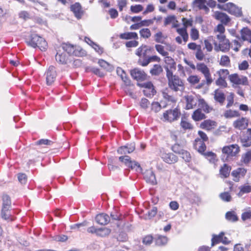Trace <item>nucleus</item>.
Masks as SVG:
<instances>
[{"label": "nucleus", "mask_w": 251, "mask_h": 251, "mask_svg": "<svg viewBox=\"0 0 251 251\" xmlns=\"http://www.w3.org/2000/svg\"><path fill=\"white\" fill-rule=\"evenodd\" d=\"M162 96L168 103L170 102L171 103H174L176 102V97L171 95V91L168 89H166L162 92Z\"/></svg>", "instance_id": "obj_25"}, {"label": "nucleus", "mask_w": 251, "mask_h": 251, "mask_svg": "<svg viewBox=\"0 0 251 251\" xmlns=\"http://www.w3.org/2000/svg\"><path fill=\"white\" fill-rule=\"evenodd\" d=\"M180 126L185 130L191 129L193 128V126L189 122H188L184 117H182L181 118Z\"/></svg>", "instance_id": "obj_41"}, {"label": "nucleus", "mask_w": 251, "mask_h": 251, "mask_svg": "<svg viewBox=\"0 0 251 251\" xmlns=\"http://www.w3.org/2000/svg\"><path fill=\"white\" fill-rule=\"evenodd\" d=\"M96 222L101 225H107L110 221V217L105 213L98 214L95 218Z\"/></svg>", "instance_id": "obj_21"}, {"label": "nucleus", "mask_w": 251, "mask_h": 251, "mask_svg": "<svg viewBox=\"0 0 251 251\" xmlns=\"http://www.w3.org/2000/svg\"><path fill=\"white\" fill-rule=\"evenodd\" d=\"M163 72V69L161 65L155 64L153 68L151 69L150 73L152 75H158Z\"/></svg>", "instance_id": "obj_37"}, {"label": "nucleus", "mask_w": 251, "mask_h": 251, "mask_svg": "<svg viewBox=\"0 0 251 251\" xmlns=\"http://www.w3.org/2000/svg\"><path fill=\"white\" fill-rule=\"evenodd\" d=\"M182 22L183 25V27L187 29V28L189 26H191L193 25V20L192 19H187L185 18H183L182 19Z\"/></svg>", "instance_id": "obj_60"}, {"label": "nucleus", "mask_w": 251, "mask_h": 251, "mask_svg": "<svg viewBox=\"0 0 251 251\" xmlns=\"http://www.w3.org/2000/svg\"><path fill=\"white\" fill-rule=\"evenodd\" d=\"M119 160L125 164V165L128 167V166L131 164V161L130 160V158L128 156H120L119 158Z\"/></svg>", "instance_id": "obj_61"}, {"label": "nucleus", "mask_w": 251, "mask_h": 251, "mask_svg": "<svg viewBox=\"0 0 251 251\" xmlns=\"http://www.w3.org/2000/svg\"><path fill=\"white\" fill-rule=\"evenodd\" d=\"M251 161V150L242 155L241 161L245 164H248Z\"/></svg>", "instance_id": "obj_45"}, {"label": "nucleus", "mask_w": 251, "mask_h": 251, "mask_svg": "<svg viewBox=\"0 0 251 251\" xmlns=\"http://www.w3.org/2000/svg\"><path fill=\"white\" fill-rule=\"evenodd\" d=\"M251 218V209H248L246 211L243 213L242 215V219L243 221Z\"/></svg>", "instance_id": "obj_64"}, {"label": "nucleus", "mask_w": 251, "mask_h": 251, "mask_svg": "<svg viewBox=\"0 0 251 251\" xmlns=\"http://www.w3.org/2000/svg\"><path fill=\"white\" fill-rule=\"evenodd\" d=\"M120 38L122 39H138L137 33L135 32H125L120 35Z\"/></svg>", "instance_id": "obj_31"}, {"label": "nucleus", "mask_w": 251, "mask_h": 251, "mask_svg": "<svg viewBox=\"0 0 251 251\" xmlns=\"http://www.w3.org/2000/svg\"><path fill=\"white\" fill-rule=\"evenodd\" d=\"M180 155H181V157L187 162H189L191 161V157L190 153L187 151L184 150Z\"/></svg>", "instance_id": "obj_58"}, {"label": "nucleus", "mask_w": 251, "mask_h": 251, "mask_svg": "<svg viewBox=\"0 0 251 251\" xmlns=\"http://www.w3.org/2000/svg\"><path fill=\"white\" fill-rule=\"evenodd\" d=\"M198 106L200 109L206 113L210 112L213 109L212 107L210 106L203 99L198 100Z\"/></svg>", "instance_id": "obj_24"}, {"label": "nucleus", "mask_w": 251, "mask_h": 251, "mask_svg": "<svg viewBox=\"0 0 251 251\" xmlns=\"http://www.w3.org/2000/svg\"><path fill=\"white\" fill-rule=\"evenodd\" d=\"M216 37L218 39L219 43L214 41V49L216 51H221L222 52H227L230 49V43L225 35L221 34H216Z\"/></svg>", "instance_id": "obj_2"}, {"label": "nucleus", "mask_w": 251, "mask_h": 251, "mask_svg": "<svg viewBox=\"0 0 251 251\" xmlns=\"http://www.w3.org/2000/svg\"><path fill=\"white\" fill-rule=\"evenodd\" d=\"M243 146L249 147L251 146V139L249 137H245L241 139Z\"/></svg>", "instance_id": "obj_62"}, {"label": "nucleus", "mask_w": 251, "mask_h": 251, "mask_svg": "<svg viewBox=\"0 0 251 251\" xmlns=\"http://www.w3.org/2000/svg\"><path fill=\"white\" fill-rule=\"evenodd\" d=\"M226 219L231 222H235L237 221L238 218L234 211L227 212L226 214Z\"/></svg>", "instance_id": "obj_46"}, {"label": "nucleus", "mask_w": 251, "mask_h": 251, "mask_svg": "<svg viewBox=\"0 0 251 251\" xmlns=\"http://www.w3.org/2000/svg\"><path fill=\"white\" fill-rule=\"evenodd\" d=\"M138 63L142 66H147L150 63V58L149 57L139 58Z\"/></svg>", "instance_id": "obj_63"}, {"label": "nucleus", "mask_w": 251, "mask_h": 251, "mask_svg": "<svg viewBox=\"0 0 251 251\" xmlns=\"http://www.w3.org/2000/svg\"><path fill=\"white\" fill-rule=\"evenodd\" d=\"M128 167L130 168L131 169H134L138 173L141 172L142 170L140 164L135 161H131V164H130Z\"/></svg>", "instance_id": "obj_52"}, {"label": "nucleus", "mask_w": 251, "mask_h": 251, "mask_svg": "<svg viewBox=\"0 0 251 251\" xmlns=\"http://www.w3.org/2000/svg\"><path fill=\"white\" fill-rule=\"evenodd\" d=\"M239 147L237 144L225 146L222 149L223 153L227 154V156H234L239 153Z\"/></svg>", "instance_id": "obj_9"}, {"label": "nucleus", "mask_w": 251, "mask_h": 251, "mask_svg": "<svg viewBox=\"0 0 251 251\" xmlns=\"http://www.w3.org/2000/svg\"><path fill=\"white\" fill-rule=\"evenodd\" d=\"M160 156L165 162L168 164L175 163L178 160L177 157L172 153H166L161 151Z\"/></svg>", "instance_id": "obj_11"}, {"label": "nucleus", "mask_w": 251, "mask_h": 251, "mask_svg": "<svg viewBox=\"0 0 251 251\" xmlns=\"http://www.w3.org/2000/svg\"><path fill=\"white\" fill-rule=\"evenodd\" d=\"M98 63L100 67L107 71H111L113 69L112 65L103 59L99 60Z\"/></svg>", "instance_id": "obj_40"}, {"label": "nucleus", "mask_w": 251, "mask_h": 251, "mask_svg": "<svg viewBox=\"0 0 251 251\" xmlns=\"http://www.w3.org/2000/svg\"><path fill=\"white\" fill-rule=\"evenodd\" d=\"M225 32V28L222 24L218 25L214 29V32L216 34L218 33L217 34L225 35L224 34Z\"/></svg>", "instance_id": "obj_50"}, {"label": "nucleus", "mask_w": 251, "mask_h": 251, "mask_svg": "<svg viewBox=\"0 0 251 251\" xmlns=\"http://www.w3.org/2000/svg\"><path fill=\"white\" fill-rule=\"evenodd\" d=\"M224 115L226 118H230L238 117L239 114L238 111L229 109L226 111Z\"/></svg>", "instance_id": "obj_43"}, {"label": "nucleus", "mask_w": 251, "mask_h": 251, "mask_svg": "<svg viewBox=\"0 0 251 251\" xmlns=\"http://www.w3.org/2000/svg\"><path fill=\"white\" fill-rule=\"evenodd\" d=\"M130 75L134 79L137 80L143 81L146 78V74L138 69H134L131 70Z\"/></svg>", "instance_id": "obj_15"}, {"label": "nucleus", "mask_w": 251, "mask_h": 251, "mask_svg": "<svg viewBox=\"0 0 251 251\" xmlns=\"http://www.w3.org/2000/svg\"><path fill=\"white\" fill-rule=\"evenodd\" d=\"M230 171V167L225 164L220 170V174L222 177L226 178L229 176Z\"/></svg>", "instance_id": "obj_32"}, {"label": "nucleus", "mask_w": 251, "mask_h": 251, "mask_svg": "<svg viewBox=\"0 0 251 251\" xmlns=\"http://www.w3.org/2000/svg\"><path fill=\"white\" fill-rule=\"evenodd\" d=\"M143 9V7L142 5L136 4L135 5H131L130 7V10L132 12L134 13H138L142 11Z\"/></svg>", "instance_id": "obj_56"}, {"label": "nucleus", "mask_w": 251, "mask_h": 251, "mask_svg": "<svg viewBox=\"0 0 251 251\" xmlns=\"http://www.w3.org/2000/svg\"><path fill=\"white\" fill-rule=\"evenodd\" d=\"M152 50V48L145 45H142L136 50L135 54L139 58L149 57L148 54Z\"/></svg>", "instance_id": "obj_13"}, {"label": "nucleus", "mask_w": 251, "mask_h": 251, "mask_svg": "<svg viewBox=\"0 0 251 251\" xmlns=\"http://www.w3.org/2000/svg\"><path fill=\"white\" fill-rule=\"evenodd\" d=\"M27 45L33 48H38L41 50H45L48 44L46 40L36 34H32L26 40Z\"/></svg>", "instance_id": "obj_1"}, {"label": "nucleus", "mask_w": 251, "mask_h": 251, "mask_svg": "<svg viewBox=\"0 0 251 251\" xmlns=\"http://www.w3.org/2000/svg\"><path fill=\"white\" fill-rule=\"evenodd\" d=\"M240 192L239 196H242L244 193H248L251 192V186L249 185H245L240 187Z\"/></svg>", "instance_id": "obj_48"}, {"label": "nucleus", "mask_w": 251, "mask_h": 251, "mask_svg": "<svg viewBox=\"0 0 251 251\" xmlns=\"http://www.w3.org/2000/svg\"><path fill=\"white\" fill-rule=\"evenodd\" d=\"M190 36L191 39L194 40H197L199 37L198 30L195 28H192L190 32Z\"/></svg>", "instance_id": "obj_59"}, {"label": "nucleus", "mask_w": 251, "mask_h": 251, "mask_svg": "<svg viewBox=\"0 0 251 251\" xmlns=\"http://www.w3.org/2000/svg\"><path fill=\"white\" fill-rule=\"evenodd\" d=\"M224 235L225 233L224 232H220L219 235L213 234L211 239V246H213L215 244L222 243V238Z\"/></svg>", "instance_id": "obj_35"}, {"label": "nucleus", "mask_w": 251, "mask_h": 251, "mask_svg": "<svg viewBox=\"0 0 251 251\" xmlns=\"http://www.w3.org/2000/svg\"><path fill=\"white\" fill-rule=\"evenodd\" d=\"M214 98L216 101L222 104H223L226 99L224 93L219 89L215 90Z\"/></svg>", "instance_id": "obj_26"}, {"label": "nucleus", "mask_w": 251, "mask_h": 251, "mask_svg": "<svg viewBox=\"0 0 251 251\" xmlns=\"http://www.w3.org/2000/svg\"><path fill=\"white\" fill-rule=\"evenodd\" d=\"M55 59L58 62L62 64H65L67 62L66 54L64 53H59L58 51L56 53Z\"/></svg>", "instance_id": "obj_39"}, {"label": "nucleus", "mask_w": 251, "mask_h": 251, "mask_svg": "<svg viewBox=\"0 0 251 251\" xmlns=\"http://www.w3.org/2000/svg\"><path fill=\"white\" fill-rule=\"evenodd\" d=\"M168 242V238L166 236L157 235L155 238V243L157 246H161L165 245Z\"/></svg>", "instance_id": "obj_33"}, {"label": "nucleus", "mask_w": 251, "mask_h": 251, "mask_svg": "<svg viewBox=\"0 0 251 251\" xmlns=\"http://www.w3.org/2000/svg\"><path fill=\"white\" fill-rule=\"evenodd\" d=\"M164 62L166 64L165 67H168L171 69L176 70V63L173 58L168 55L165 57Z\"/></svg>", "instance_id": "obj_34"}, {"label": "nucleus", "mask_w": 251, "mask_h": 251, "mask_svg": "<svg viewBox=\"0 0 251 251\" xmlns=\"http://www.w3.org/2000/svg\"><path fill=\"white\" fill-rule=\"evenodd\" d=\"M155 48L157 51L163 56H166L169 55L168 51L165 50L164 47L162 45L157 44L155 46Z\"/></svg>", "instance_id": "obj_44"}, {"label": "nucleus", "mask_w": 251, "mask_h": 251, "mask_svg": "<svg viewBox=\"0 0 251 251\" xmlns=\"http://www.w3.org/2000/svg\"><path fill=\"white\" fill-rule=\"evenodd\" d=\"M196 58L199 61H202L204 58V54L201 50V47L197 50L195 54Z\"/></svg>", "instance_id": "obj_54"}, {"label": "nucleus", "mask_w": 251, "mask_h": 251, "mask_svg": "<svg viewBox=\"0 0 251 251\" xmlns=\"http://www.w3.org/2000/svg\"><path fill=\"white\" fill-rule=\"evenodd\" d=\"M203 155L210 162L214 163L216 160V154L211 151L205 152Z\"/></svg>", "instance_id": "obj_49"}, {"label": "nucleus", "mask_w": 251, "mask_h": 251, "mask_svg": "<svg viewBox=\"0 0 251 251\" xmlns=\"http://www.w3.org/2000/svg\"><path fill=\"white\" fill-rule=\"evenodd\" d=\"M153 237L151 235H148L143 238V243L147 246L150 245L153 241Z\"/></svg>", "instance_id": "obj_57"}, {"label": "nucleus", "mask_w": 251, "mask_h": 251, "mask_svg": "<svg viewBox=\"0 0 251 251\" xmlns=\"http://www.w3.org/2000/svg\"><path fill=\"white\" fill-rule=\"evenodd\" d=\"M230 82L234 84L247 85L248 84V78L237 74H231L228 76Z\"/></svg>", "instance_id": "obj_6"}, {"label": "nucleus", "mask_w": 251, "mask_h": 251, "mask_svg": "<svg viewBox=\"0 0 251 251\" xmlns=\"http://www.w3.org/2000/svg\"><path fill=\"white\" fill-rule=\"evenodd\" d=\"M248 126V121L245 118H239L233 123L234 127L240 130L246 128Z\"/></svg>", "instance_id": "obj_18"}, {"label": "nucleus", "mask_w": 251, "mask_h": 251, "mask_svg": "<svg viewBox=\"0 0 251 251\" xmlns=\"http://www.w3.org/2000/svg\"><path fill=\"white\" fill-rule=\"evenodd\" d=\"M61 48L70 55L77 56L79 54V52L76 50L75 47L71 44L63 43L61 45Z\"/></svg>", "instance_id": "obj_16"}, {"label": "nucleus", "mask_w": 251, "mask_h": 251, "mask_svg": "<svg viewBox=\"0 0 251 251\" xmlns=\"http://www.w3.org/2000/svg\"><path fill=\"white\" fill-rule=\"evenodd\" d=\"M187 80L192 84H195L199 82L200 78L196 75H193L190 76L188 78Z\"/></svg>", "instance_id": "obj_55"}, {"label": "nucleus", "mask_w": 251, "mask_h": 251, "mask_svg": "<svg viewBox=\"0 0 251 251\" xmlns=\"http://www.w3.org/2000/svg\"><path fill=\"white\" fill-rule=\"evenodd\" d=\"M11 207V200L8 196L4 195L2 197V206L1 209V216L5 220L12 219L10 218V214L9 211Z\"/></svg>", "instance_id": "obj_3"}, {"label": "nucleus", "mask_w": 251, "mask_h": 251, "mask_svg": "<svg viewBox=\"0 0 251 251\" xmlns=\"http://www.w3.org/2000/svg\"><path fill=\"white\" fill-rule=\"evenodd\" d=\"M135 149V146L134 143H131L129 145H127L125 146H122L119 148L117 151L119 154H126L130 153L133 152Z\"/></svg>", "instance_id": "obj_22"}, {"label": "nucleus", "mask_w": 251, "mask_h": 251, "mask_svg": "<svg viewBox=\"0 0 251 251\" xmlns=\"http://www.w3.org/2000/svg\"><path fill=\"white\" fill-rule=\"evenodd\" d=\"M111 232V229L108 227L99 228L97 236L104 237L107 236Z\"/></svg>", "instance_id": "obj_38"}, {"label": "nucleus", "mask_w": 251, "mask_h": 251, "mask_svg": "<svg viewBox=\"0 0 251 251\" xmlns=\"http://www.w3.org/2000/svg\"><path fill=\"white\" fill-rule=\"evenodd\" d=\"M246 172V169L243 168H239L233 170L231 173V175L233 177V180L238 182L240 177H243L245 175Z\"/></svg>", "instance_id": "obj_20"}, {"label": "nucleus", "mask_w": 251, "mask_h": 251, "mask_svg": "<svg viewBox=\"0 0 251 251\" xmlns=\"http://www.w3.org/2000/svg\"><path fill=\"white\" fill-rule=\"evenodd\" d=\"M230 64V59L228 56L223 55L221 56L220 64L223 66H228Z\"/></svg>", "instance_id": "obj_51"}, {"label": "nucleus", "mask_w": 251, "mask_h": 251, "mask_svg": "<svg viewBox=\"0 0 251 251\" xmlns=\"http://www.w3.org/2000/svg\"><path fill=\"white\" fill-rule=\"evenodd\" d=\"M215 126V122L210 120H205L203 122H202L200 125V127L201 128L205 129L208 130L214 128Z\"/></svg>", "instance_id": "obj_27"}, {"label": "nucleus", "mask_w": 251, "mask_h": 251, "mask_svg": "<svg viewBox=\"0 0 251 251\" xmlns=\"http://www.w3.org/2000/svg\"><path fill=\"white\" fill-rule=\"evenodd\" d=\"M195 149L198 151L199 152L203 154L206 149L205 143L200 139H196L195 141L194 145Z\"/></svg>", "instance_id": "obj_23"}, {"label": "nucleus", "mask_w": 251, "mask_h": 251, "mask_svg": "<svg viewBox=\"0 0 251 251\" xmlns=\"http://www.w3.org/2000/svg\"><path fill=\"white\" fill-rule=\"evenodd\" d=\"M70 9L77 19H81L84 14V11L82 10L80 4L78 2H75L72 4Z\"/></svg>", "instance_id": "obj_14"}, {"label": "nucleus", "mask_w": 251, "mask_h": 251, "mask_svg": "<svg viewBox=\"0 0 251 251\" xmlns=\"http://www.w3.org/2000/svg\"><path fill=\"white\" fill-rule=\"evenodd\" d=\"M213 16L216 20L225 25H226L230 21L229 17L226 13L216 11Z\"/></svg>", "instance_id": "obj_19"}, {"label": "nucleus", "mask_w": 251, "mask_h": 251, "mask_svg": "<svg viewBox=\"0 0 251 251\" xmlns=\"http://www.w3.org/2000/svg\"><path fill=\"white\" fill-rule=\"evenodd\" d=\"M224 9L227 11L229 13L234 15L237 17L242 16L241 8L237 6L232 2H228L224 5Z\"/></svg>", "instance_id": "obj_8"}, {"label": "nucleus", "mask_w": 251, "mask_h": 251, "mask_svg": "<svg viewBox=\"0 0 251 251\" xmlns=\"http://www.w3.org/2000/svg\"><path fill=\"white\" fill-rule=\"evenodd\" d=\"M184 145L185 143L183 142L180 144L176 143L172 146V150L174 152L180 154L184 150L183 149Z\"/></svg>", "instance_id": "obj_36"}, {"label": "nucleus", "mask_w": 251, "mask_h": 251, "mask_svg": "<svg viewBox=\"0 0 251 251\" xmlns=\"http://www.w3.org/2000/svg\"><path fill=\"white\" fill-rule=\"evenodd\" d=\"M184 98L186 101V109L188 110L193 109L196 106L198 100L193 96L187 95L185 96Z\"/></svg>", "instance_id": "obj_17"}, {"label": "nucleus", "mask_w": 251, "mask_h": 251, "mask_svg": "<svg viewBox=\"0 0 251 251\" xmlns=\"http://www.w3.org/2000/svg\"><path fill=\"white\" fill-rule=\"evenodd\" d=\"M117 73L121 77L126 85H129L130 84V80L127 77L126 74L124 70L120 67H118L117 68Z\"/></svg>", "instance_id": "obj_28"}, {"label": "nucleus", "mask_w": 251, "mask_h": 251, "mask_svg": "<svg viewBox=\"0 0 251 251\" xmlns=\"http://www.w3.org/2000/svg\"><path fill=\"white\" fill-rule=\"evenodd\" d=\"M143 87H144L148 89L150 92L151 93V95H153L155 93V90L153 88V84L151 82H148L144 83L141 85ZM151 95V94H150Z\"/></svg>", "instance_id": "obj_47"}, {"label": "nucleus", "mask_w": 251, "mask_h": 251, "mask_svg": "<svg viewBox=\"0 0 251 251\" xmlns=\"http://www.w3.org/2000/svg\"><path fill=\"white\" fill-rule=\"evenodd\" d=\"M168 85L171 89L175 92L181 91L184 89V83L178 76L168 80Z\"/></svg>", "instance_id": "obj_5"}, {"label": "nucleus", "mask_w": 251, "mask_h": 251, "mask_svg": "<svg viewBox=\"0 0 251 251\" xmlns=\"http://www.w3.org/2000/svg\"><path fill=\"white\" fill-rule=\"evenodd\" d=\"M196 69L203 75L206 84L209 85L212 82L213 79L208 67L203 63H198L196 65Z\"/></svg>", "instance_id": "obj_4"}, {"label": "nucleus", "mask_w": 251, "mask_h": 251, "mask_svg": "<svg viewBox=\"0 0 251 251\" xmlns=\"http://www.w3.org/2000/svg\"><path fill=\"white\" fill-rule=\"evenodd\" d=\"M192 118L195 121H199L206 118L205 114L202 113L201 109L199 108L194 111Z\"/></svg>", "instance_id": "obj_30"}, {"label": "nucleus", "mask_w": 251, "mask_h": 251, "mask_svg": "<svg viewBox=\"0 0 251 251\" xmlns=\"http://www.w3.org/2000/svg\"><path fill=\"white\" fill-rule=\"evenodd\" d=\"M226 78H222L221 77H219V78L216 80L215 83L217 86H220L221 87L226 88L227 87V83L225 80Z\"/></svg>", "instance_id": "obj_53"}, {"label": "nucleus", "mask_w": 251, "mask_h": 251, "mask_svg": "<svg viewBox=\"0 0 251 251\" xmlns=\"http://www.w3.org/2000/svg\"><path fill=\"white\" fill-rule=\"evenodd\" d=\"M46 83L48 85H51L55 80L56 72L54 67L50 66L46 73Z\"/></svg>", "instance_id": "obj_10"}, {"label": "nucleus", "mask_w": 251, "mask_h": 251, "mask_svg": "<svg viewBox=\"0 0 251 251\" xmlns=\"http://www.w3.org/2000/svg\"><path fill=\"white\" fill-rule=\"evenodd\" d=\"M144 178L147 183L151 185H154L157 184L155 174L151 169L147 170L144 172Z\"/></svg>", "instance_id": "obj_12"}, {"label": "nucleus", "mask_w": 251, "mask_h": 251, "mask_svg": "<svg viewBox=\"0 0 251 251\" xmlns=\"http://www.w3.org/2000/svg\"><path fill=\"white\" fill-rule=\"evenodd\" d=\"M139 34L141 37L148 39L151 36V32L148 28H144L139 31Z\"/></svg>", "instance_id": "obj_42"}, {"label": "nucleus", "mask_w": 251, "mask_h": 251, "mask_svg": "<svg viewBox=\"0 0 251 251\" xmlns=\"http://www.w3.org/2000/svg\"><path fill=\"white\" fill-rule=\"evenodd\" d=\"M180 115V112L177 108L174 110H169L163 114V118L165 121L173 122L176 120Z\"/></svg>", "instance_id": "obj_7"}, {"label": "nucleus", "mask_w": 251, "mask_h": 251, "mask_svg": "<svg viewBox=\"0 0 251 251\" xmlns=\"http://www.w3.org/2000/svg\"><path fill=\"white\" fill-rule=\"evenodd\" d=\"M240 33L241 39L243 41H248L251 37V30L248 27L243 28L240 31ZM238 38L240 39V37Z\"/></svg>", "instance_id": "obj_29"}]
</instances>
